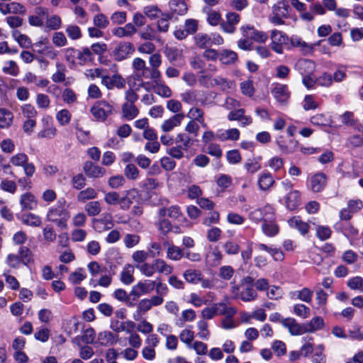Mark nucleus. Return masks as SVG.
Here are the masks:
<instances>
[{
  "mask_svg": "<svg viewBox=\"0 0 363 363\" xmlns=\"http://www.w3.org/2000/svg\"><path fill=\"white\" fill-rule=\"evenodd\" d=\"M113 107L104 100L96 101L91 108V113L99 121H104L113 113Z\"/></svg>",
  "mask_w": 363,
  "mask_h": 363,
  "instance_id": "obj_3",
  "label": "nucleus"
},
{
  "mask_svg": "<svg viewBox=\"0 0 363 363\" xmlns=\"http://www.w3.org/2000/svg\"><path fill=\"white\" fill-rule=\"evenodd\" d=\"M133 268L128 265L121 274V281L125 284H130L134 281Z\"/></svg>",
  "mask_w": 363,
  "mask_h": 363,
  "instance_id": "obj_61",
  "label": "nucleus"
},
{
  "mask_svg": "<svg viewBox=\"0 0 363 363\" xmlns=\"http://www.w3.org/2000/svg\"><path fill=\"white\" fill-rule=\"evenodd\" d=\"M168 6L170 11L174 14L183 16L188 11V6L184 0H171Z\"/></svg>",
  "mask_w": 363,
  "mask_h": 363,
  "instance_id": "obj_28",
  "label": "nucleus"
},
{
  "mask_svg": "<svg viewBox=\"0 0 363 363\" xmlns=\"http://www.w3.org/2000/svg\"><path fill=\"white\" fill-rule=\"evenodd\" d=\"M23 116L26 118H34L38 115L35 108L30 104H26L21 107Z\"/></svg>",
  "mask_w": 363,
  "mask_h": 363,
  "instance_id": "obj_64",
  "label": "nucleus"
},
{
  "mask_svg": "<svg viewBox=\"0 0 363 363\" xmlns=\"http://www.w3.org/2000/svg\"><path fill=\"white\" fill-rule=\"evenodd\" d=\"M175 143L177 144L181 143L183 150H188L192 145V140L190 137L186 133H179L177 135L175 138Z\"/></svg>",
  "mask_w": 363,
  "mask_h": 363,
  "instance_id": "obj_58",
  "label": "nucleus"
},
{
  "mask_svg": "<svg viewBox=\"0 0 363 363\" xmlns=\"http://www.w3.org/2000/svg\"><path fill=\"white\" fill-rule=\"evenodd\" d=\"M9 162L13 166L23 167L25 174L28 177H32L35 172L34 164L28 162V157L25 153L21 152L13 155Z\"/></svg>",
  "mask_w": 363,
  "mask_h": 363,
  "instance_id": "obj_4",
  "label": "nucleus"
},
{
  "mask_svg": "<svg viewBox=\"0 0 363 363\" xmlns=\"http://www.w3.org/2000/svg\"><path fill=\"white\" fill-rule=\"evenodd\" d=\"M194 41L196 47L201 49L207 48L211 46V38L206 33H197L194 38Z\"/></svg>",
  "mask_w": 363,
  "mask_h": 363,
  "instance_id": "obj_40",
  "label": "nucleus"
},
{
  "mask_svg": "<svg viewBox=\"0 0 363 363\" xmlns=\"http://www.w3.org/2000/svg\"><path fill=\"white\" fill-rule=\"evenodd\" d=\"M77 60L80 65L91 62L94 60V55L90 48H83L82 50H78Z\"/></svg>",
  "mask_w": 363,
  "mask_h": 363,
  "instance_id": "obj_38",
  "label": "nucleus"
},
{
  "mask_svg": "<svg viewBox=\"0 0 363 363\" xmlns=\"http://www.w3.org/2000/svg\"><path fill=\"white\" fill-rule=\"evenodd\" d=\"M135 51L134 47L131 43H120L113 50L112 56L117 61H122L128 57Z\"/></svg>",
  "mask_w": 363,
  "mask_h": 363,
  "instance_id": "obj_9",
  "label": "nucleus"
},
{
  "mask_svg": "<svg viewBox=\"0 0 363 363\" xmlns=\"http://www.w3.org/2000/svg\"><path fill=\"white\" fill-rule=\"evenodd\" d=\"M271 48L277 53L281 54L284 50V45H287L289 38L281 31L273 30L271 32Z\"/></svg>",
  "mask_w": 363,
  "mask_h": 363,
  "instance_id": "obj_5",
  "label": "nucleus"
},
{
  "mask_svg": "<svg viewBox=\"0 0 363 363\" xmlns=\"http://www.w3.org/2000/svg\"><path fill=\"white\" fill-rule=\"evenodd\" d=\"M149 65L148 67L149 79L157 80L159 78H162V74L159 70V67L162 65V56L159 53H153L149 57Z\"/></svg>",
  "mask_w": 363,
  "mask_h": 363,
  "instance_id": "obj_8",
  "label": "nucleus"
},
{
  "mask_svg": "<svg viewBox=\"0 0 363 363\" xmlns=\"http://www.w3.org/2000/svg\"><path fill=\"white\" fill-rule=\"evenodd\" d=\"M272 212V208L269 206H267L264 208L263 211L261 209H256L252 211L249 215V218L256 223H258L260 221L264 223L267 216H269Z\"/></svg>",
  "mask_w": 363,
  "mask_h": 363,
  "instance_id": "obj_25",
  "label": "nucleus"
},
{
  "mask_svg": "<svg viewBox=\"0 0 363 363\" xmlns=\"http://www.w3.org/2000/svg\"><path fill=\"white\" fill-rule=\"evenodd\" d=\"M137 288H138L143 294H150L155 289L156 293H160L161 294H164L167 291H169L167 286L164 284L159 277L155 280L140 281L137 283Z\"/></svg>",
  "mask_w": 363,
  "mask_h": 363,
  "instance_id": "obj_2",
  "label": "nucleus"
},
{
  "mask_svg": "<svg viewBox=\"0 0 363 363\" xmlns=\"http://www.w3.org/2000/svg\"><path fill=\"white\" fill-rule=\"evenodd\" d=\"M143 13L151 20H155L160 17L162 14L161 9L156 5L147 6L143 9Z\"/></svg>",
  "mask_w": 363,
  "mask_h": 363,
  "instance_id": "obj_50",
  "label": "nucleus"
},
{
  "mask_svg": "<svg viewBox=\"0 0 363 363\" xmlns=\"http://www.w3.org/2000/svg\"><path fill=\"white\" fill-rule=\"evenodd\" d=\"M2 71L13 77L18 76L20 72L18 66L13 60H9L5 62V65L3 67Z\"/></svg>",
  "mask_w": 363,
  "mask_h": 363,
  "instance_id": "obj_51",
  "label": "nucleus"
},
{
  "mask_svg": "<svg viewBox=\"0 0 363 363\" xmlns=\"http://www.w3.org/2000/svg\"><path fill=\"white\" fill-rule=\"evenodd\" d=\"M240 21V14L234 11L228 12L225 14V21L220 23V28L224 33L233 34L235 32L236 26Z\"/></svg>",
  "mask_w": 363,
  "mask_h": 363,
  "instance_id": "obj_6",
  "label": "nucleus"
},
{
  "mask_svg": "<svg viewBox=\"0 0 363 363\" xmlns=\"http://www.w3.org/2000/svg\"><path fill=\"white\" fill-rule=\"evenodd\" d=\"M93 23L96 27L101 29L106 28L109 25L108 18L101 13H99L94 16Z\"/></svg>",
  "mask_w": 363,
  "mask_h": 363,
  "instance_id": "obj_59",
  "label": "nucleus"
},
{
  "mask_svg": "<svg viewBox=\"0 0 363 363\" xmlns=\"http://www.w3.org/2000/svg\"><path fill=\"white\" fill-rule=\"evenodd\" d=\"M240 137V131L237 128H230L226 130H219L216 138L220 141L238 140Z\"/></svg>",
  "mask_w": 363,
  "mask_h": 363,
  "instance_id": "obj_33",
  "label": "nucleus"
},
{
  "mask_svg": "<svg viewBox=\"0 0 363 363\" xmlns=\"http://www.w3.org/2000/svg\"><path fill=\"white\" fill-rule=\"evenodd\" d=\"M311 183L313 191L320 192L326 184V176L323 173L316 174L311 178Z\"/></svg>",
  "mask_w": 363,
  "mask_h": 363,
  "instance_id": "obj_34",
  "label": "nucleus"
},
{
  "mask_svg": "<svg viewBox=\"0 0 363 363\" xmlns=\"http://www.w3.org/2000/svg\"><path fill=\"white\" fill-rule=\"evenodd\" d=\"M165 53L171 63H174L177 61L182 56V51L175 47H169V48H167Z\"/></svg>",
  "mask_w": 363,
  "mask_h": 363,
  "instance_id": "obj_57",
  "label": "nucleus"
},
{
  "mask_svg": "<svg viewBox=\"0 0 363 363\" xmlns=\"http://www.w3.org/2000/svg\"><path fill=\"white\" fill-rule=\"evenodd\" d=\"M13 37L23 48L28 49L32 46L31 40L26 35L21 34L18 31H15L13 33Z\"/></svg>",
  "mask_w": 363,
  "mask_h": 363,
  "instance_id": "obj_49",
  "label": "nucleus"
},
{
  "mask_svg": "<svg viewBox=\"0 0 363 363\" xmlns=\"http://www.w3.org/2000/svg\"><path fill=\"white\" fill-rule=\"evenodd\" d=\"M159 215L160 217H165L168 216L174 220H181L182 218V213L178 206H172L169 208H162L159 210Z\"/></svg>",
  "mask_w": 363,
  "mask_h": 363,
  "instance_id": "obj_29",
  "label": "nucleus"
},
{
  "mask_svg": "<svg viewBox=\"0 0 363 363\" xmlns=\"http://www.w3.org/2000/svg\"><path fill=\"white\" fill-rule=\"evenodd\" d=\"M152 82L153 83L152 89L155 94L164 98L172 96V91L171 89L164 82L161 81V78L157 80H152Z\"/></svg>",
  "mask_w": 363,
  "mask_h": 363,
  "instance_id": "obj_24",
  "label": "nucleus"
},
{
  "mask_svg": "<svg viewBox=\"0 0 363 363\" xmlns=\"http://www.w3.org/2000/svg\"><path fill=\"white\" fill-rule=\"evenodd\" d=\"M151 308L152 306L148 298L140 300L137 304L135 312L133 313V319L135 320H140L143 316Z\"/></svg>",
  "mask_w": 363,
  "mask_h": 363,
  "instance_id": "obj_26",
  "label": "nucleus"
},
{
  "mask_svg": "<svg viewBox=\"0 0 363 363\" xmlns=\"http://www.w3.org/2000/svg\"><path fill=\"white\" fill-rule=\"evenodd\" d=\"M238 60V55L235 52L224 49L220 52L219 60L224 65L234 64Z\"/></svg>",
  "mask_w": 363,
  "mask_h": 363,
  "instance_id": "obj_39",
  "label": "nucleus"
},
{
  "mask_svg": "<svg viewBox=\"0 0 363 363\" xmlns=\"http://www.w3.org/2000/svg\"><path fill=\"white\" fill-rule=\"evenodd\" d=\"M262 230L264 235L269 237H274L278 234L279 228L276 223L273 212L265 218L262 225Z\"/></svg>",
  "mask_w": 363,
  "mask_h": 363,
  "instance_id": "obj_14",
  "label": "nucleus"
},
{
  "mask_svg": "<svg viewBox=\"0 0 363 363\" xmlns=\"http://www.w3.org/2000/svg\"><path fill=\"white\" fill-rule=\"evenodd\" d=\"M228 301L229 297L226 296L223 301L215 303L218 315L233 317L237 313V309L235 307L228 306Z\"/></svg>",
  "mask_w": 363,
  "mask_h": 363,
  "instance_id": "obj_20",
  "label": "nucleus"
},
{
  "mask_svg": "<svg viewBox=\"0 0 363 363\" xmlns=\"http://www.w3.org/2000/svg\"><path fill=\"white\" fill-rule=\"evenodd\" d=\"M139 113L138 108L133 104L125 103L122 106V115L124 118L131 121Z\"/></svg>",
  "mask_w": 363,
  "mask_h": 363,
  "instance_id": "obj_41",
  "label": "nucleus"
},
{
  "mask_svg": "<svg viewBox=\"0 0 363 363\" xmlns=\"http://www.w3.org/2000/svg\"><path fill=\"white\" fill-rule=\"evenodd\" d=\"M84 209L89 216H96L101 211L100 203L97 201L88 202L85 205Z\"/></svg>",
  "mask_w": 363,
  "mask_h": 363,
  "instance_id": "obj_52",
  "label": "nucleus"
},
{
  "mask_svg": "<svg viewBox=\"0 0 363 363\" xmlns=\"http://www.w3.org/2000/svg\"><path fill=\"white\" fill-rule=\"evenodd\" d=\"M101 84L108 90L113 89L114 88L121 89L125 86V80L118 74H114L112 76L105 74L102 77Z\"/></svg>",
  "mask_w": 363,
  "mask_h": 363,
  "instance_id": "obj_10",
  "label": "nucleus"
},
{
  "mask_svg": "<svg viewBox=\"0 0 363 363\" xmlns=\"http://www.w3.org/2000/svg\"><path fill=\"white\" fill-rule=\"evenodd\" d=\"M342 123L347 126L354 127L357 126V119L352 112L346 111L340 116Z\"/></svg>",
  "mask_w": 363,
  "mask_h": 363,
  "instance_id": "obj_54",
  "label": "nucleus"
},
{
  "mask_svg": "<svg viewBox=\"0 0 363 363\" xmlns=\"http://www.w3.org/2000/svg\"><path fill=\"white\" fill-rule=\"evenodd\" d=\"M69 213L64 208H50L47 214V220L48 221L56 220L59 218H62L63 216H67Z\"/></svg>",
  "mask_w": 363,
  "mask_h": 363,
  "instance_id": "obj_47",
  "label": "nucleus"
},
{
  "mask_svg": "<svg viewBox=\"0 0 363 363\" xmlns=\"http://www.w3.org/2000/svg\"><path fill=\"white\" fill-rule=\"evenodd\" d=\"M132 65L134 72L139 79H149V69L144 60L136 57L133 60Z\"/></svg>",
  "mask_w": 363,
  "mask_h": 363,
  "instance_id": "obj_21",
  "label": "nucleus"
},
{
  "mask_svg": "<svg viewBox=\"0 0 363 363\" xmlns=\"http://www.w3.org/2000/svg\"><path fill=\"white\" fill-rule=\"evenodd\" d=\"M57 71L52 75V80L55 83L62 82L65 80V67L61 63H57Z\"/></svg>",
  "mask_w": 363,
  "mask_h": 363,
  "instance_id": "obj_56",
  "label": "nucleus"
},
{
  "mask_svg": "<svg viewBox=\"0 0 363 363\" xmlns=\"http://www.w3.org/2000/svg\"><path fill=\"white\" fill-rule=\"evenodd\" d=\"M92 226L98 233H102L111 229L114 224L111 213H103L99 218L92 219Z\"/></svg>",
  "mask_w": 363,
  "mask_h": 363,
  "instance_id": "obj_7",
  "label": "nucleus"
},
{
  "mask_svg": "<svg viewBox=\"0 0 363 363\" xmlns=\"http://www.w3.org/2000/svg\"><path fill=\"white\" fill-rule=\"evenodd\" d=\"M290 7L284 0L278 1L272 7V13L269 21L274 26H281L285 23L284 19L289 17Z\"/></svg>",
  "mask_w": 363,
  "mask_h": 363,
  "instance_id": "obj_1",
  "label": "nucleus"
},
{
  "mask_svg": "<svg viewBox=\"0 0 363 363\" xmlns=\"http://www.w3.org/2000/svg\"><path fill=\"white\" fill-rule=\"evenodd\" d=\"M140 37L145 40H152L155 39L156 31L150 26H147L143 29L139 31Z\"/></svg>",
  "mask_w": 363,
  "mask_h": 363,
  "instance_id": "obj_63",
  "label": "nucleus"
},
{
  "mask_svg": "<svg viewBox=\"0 0 363 363\" xmlns=\"http://www.w3.org/2000/svg\"><path fill=\"white\" fill-rule=\"evenodd\" d=\"M19 203L23 211H31L37 208L38 201L30 192H26L21 195Z\"/></svg>",
  "mask_w": 363,
  "mask_h": 363,
  "instance_id": "obj_17",
  "label": "nucleus"
},
{
  "mask_svg": "<svg viewBox=\"0 0 363 363\" xmlns=\"http://www.w3.org/2000/svg\"><path fill=\"white\" fill-rule=\"evenodd\" d=\"M118 340V336L108 330L101 331L98 334L97 341L100 345L108 347L115 345Z\"/></svg>",
  "mask_w": 363,
  "mask_h": 363,
  "instance_id": "obj_22",
  "label": "nucleus"
},
{
  "mask_svg": "<svg viewBox=\"0 0 363 363\" xmlns=\"http://www.w3.org/2000/svg\"><path fill=\"white\" fill-rule=\"evenodd\" d=\"M281 323L292 335H299L306 333L305 323L301 325L293 318H285Z\"/></svg>",
  "mask_w": 363,
  "mask_h": 363,
  "instance_id": "obj_18",
  "label": "nucleus"
},
{
  "mask_svg": "<svg viewBox=\"0 0 363 363\" xmlns=\"http://www.w3.org/2000/svg\"><path fill=\"white\" fill-rule=\"evenodd\" d=\"M141 201L140 195L135 189L126 191L124 196L121 197L120 206L122 210H128L131 205L138 203Z\"/></svg>",
  "mask_w": 363,
  "mask_h": 363,
  "instance_id": "obj_12",
  "label": "nucleus"
},
{
  "mask_svg": "<svg viewBox=\"0 0 363 363\" xmlns=\"http://www.w3.org/2000/svg\"><path fill=\"white\" fill-rule=\"evenodd\" d=\"M185 116L184 113H177L173 115L169 119L165 120L161 125V129L163 132L167 133L173 130L176 127L181 125Z\"/></svg>",
  "mask_w": 363,
  "mask_h": 363,
  "instance_id": "obj_19",
  "label": "nucleus"
},
{
  "mask_svg": "<svg viewBox=\"0 0 363 363\" xmlns=\"http://www.w3.org/2000/svg\"><path fill=\"white\" fill-rule=\"evenodd\" d=\"M83 169L86 176L91 178L102 177L106 174L104 168L95 165L89 161L84 163Z\"/></svg>",
  "mask_w": 363,
  "mask_h": 363,
  "instance_id": "obj_23",
  "label": "nucleus"
},
{
  "mask_svg": "<svg viewBox=\"0 0 363 363\" xmlns=\"http://www.w3.org/2000/svg\"><path fill=\"white\" fill-rule=\"evenodd\" d=\"M324 325V321L320 317L313 318L309 323H305L306 333H313L320 330Z\"/></svg>",
  "mask_w": 363,
  "mask_h": 363,
  "instance_id": "obj_45",
  "label": "nucleus"
},
{
  "mask_svg": "<svg viewBox=\"0 0 363 363\" xmlns=\"http://www.w3.org/2000/svg\"><path fill=\"white\" fill-rule=\"evenodd\" d=\"M185 281L192 284H196L201 280L202 273L199 270L188 269L183 273Z\"/></svg>",
  "mask_w": 363,
  "mask_h": 363,
  "instance_id": "obj_37",
  "label": "nucleus"
},
{
  "mask_svg": "<svg viewBox=\"0 0 363 363\" xmlns=\"http://www.w3.org/2000/svg\"><path fill=\"white\" fill-rule=\"evenodd\" d=\"M271 92L274 99L281 104L286 103L290 97V91L285 84H274Z\"/></svg>",
  "mask_w": 363,
  "mask_h": 363,
  "instance_id": "obj_16",
  "label": "nucleus"
},
{
  "mask_svg": "<svg viewBox=\"0 0 363 363\" xmlns=\"http://www.w3.org/2000/svg\"><path fill=\"white\" fill-rule=\"evenodd\" d=\"M164 245H167L168 247L167 250V257L170 260L179 261L184 257V252L179 247L173 244H169L168 242H164Z\"/></svg>",
  "mask_w": 363,
  "mask_h": 363,
  "instance_id": "obj_31",
  "label": "nucleus"
},
{
  "mask_svg": "<svg viewBox=\"0 0 363 363\" xmlns=\"http://www.w3.org/2000/svg\"><path fill=\"white\" fill-rule=\"evenodd\" d=\"M21 221L23 224L32 227H38L42 223L40 216L30 213L23 214L21 216Z\"/></svg>",
  "mask_w": 363,
  "mask_h": 363,
  "instance_id": "obj_42",
  "label": "nucleus"
},
{
  "mask_svg": "<svg viewBox=\"0 0 363 363\" xmlns=\"http://www.w3.org/2000/svg\"><path fill=\"white\" fill-rule=\"evenodd\" d=\"M243 36L249 38L256 42L264 43L267 41L268 36L266 33L255 29L249 25L240 28Z\"/></svg>",
  "mask_w": 363,
  "mask_h": 363,
  "instance_id": "obj_13",
  "label": "nucleus"
},
{
  "mask_svg": "<svg viewBox=\"0 0 363 363\" xmlns=\"http://www.w3.org/2000/svg\"><path fill=\"white\" fill-rule=\"evenodd\" d=\"M13 120V113L5 108H0V128H9Z\"/></svg>",
  "mask_w": 363,
  "mask_h": 363,
  "instance_id": "obj_35",
  "label": "nucleus"
},
{
  "mask_svg": "<svg viewBox=\"0 0 363 363\" xmlns=\"http://www.w3.org/2000/svg\"><path fill=\"white\" fill-rule=\"evenodd\" d=\"M203 12L207 15V22L212 26H220L222 23L221 14L219 11L213 10L208 6H205L202 9Z\"/></svg>",
  "mask_w": 363,
  "mask_h": 363,
  "instance_id": "obj_27",
  "label": "nucleus"
},
{
  "mask_svg": "<svg viewBox=\"0 0 363 363\" xmlns=\"http://www.w3.org/2000/svg\"><path fill=\"white\" fill-rule=\"evenodd\" d=\"M276 143L281 152L285 154H291L296 151L298 146V142L293 139L287 140L284 136L279 135Z\"/></svg>",
  "mask_w": 363,
  "mask_h": 363,
  "instance_id": "obj_15",
  "label": "nucleus"
},
{
  "mask_svg": "<svg viewBox=\"0 0 363 363\" xmlns=\"http://www.w3.org/2000/svg\"><path fill=\"white\" fill-rule=\"evenodd\" d=\"M223 247L225 253L228 254V255H238L240 250V245L233 240L226 241L223 244Z\"/></svg>",
  "mask_w": 363,
  "mask_h": 363,
  "instance_id": "obj_55",
  "label": "nucleus"
},
{
  "mask_svg": "<svg viewBox=\"0 0 363 363\" xmlns=\"http://www.w3.org/2000/svg\"><path fill=\"white\" fill-rule=\"evenodd\" d=\"M313 291L308 288L291 293V298H297L302 301L310 303L312 300Z\"/></svg>",
  "mask_w": 363,
  "mask_h": 363,
  "instance_id": "obj_44",
  "label": "nucleus"
},
{
  "mask_svg": "<svg viewBox=\"0 0 363 363\" xmlns=\"http://www.w3.org/2000/svg\"><path fill=\"white\" fill-rule=\"evenodd\" d=\"M43 128L38 133L40 138H53L57 135V129L53 124L52 117L46 116L42 119Z\"/></svg>",
  "mask_w": 363,
  "mask_h": 363,
  "instance_id": "obj_11",
  "label": "nucleus"
},
{
  "mask_svg": "<svg viewBox=\"0 0 363 363\" xmlns=\"http://www.w3.org/2000/svg\"><path fill=\"white\" fill-rule=\"evenodd\" d=\"M289 226L296 229L302 235H306L308 232L309 225L303 221L299 216H294L288 220Z\"/></svg>",
  "mask_w": 363,
  "mask_h": 363,
  "instance_id": "obj_30",
  "label": "nucleus"
},
{
  "mask_svg": "<svg viewBox=\"0 0 363 363\" xmlns=\"http://www.w3.org/2000/svg\"><path fill=\"white\" fill-rule=\"evenodd\" d=\"M135 267L146 277H151L156 272L153 262L152 263L145 262L142 264H136Z\"/></svg>",
  "mask_w": 363,
  "mask_h": 363,
  "instance_id": "obj_48",
  "label": "nucleus"
},
{
  "mask_svg": "<svg viewBox=\"0 0 363 363\" xmlns=\"http://www.w3.org/2000/svg\"><path fill=\"white\" fill-rule=\"evenodd\" d=\"M97 193L93 188L89 187L84 190L81 191L77 195L79 201L85 202L87 200L96 198Z\"/></svg>",
  "mask_w": 363,
  "mask_h": 363,
  "instance_id": "obj_53",
  "label": "nucleus"
},
{
  "mask_svg": "<svg viewBox=\"0 0 363 363\" xmlns=\"http://www.w3.org/2000/svg\"><path fill=\"white\" fill-rule=\"evenodd\" d=\"M184 28L189 35H193L199 29V21L194 18H188L184 21Z\"/></svg>",
  "mask_w": 363,
  "mask_h": 363,
  "instance_id": "obj_62",
  "label": "nucleus"
},
{
  "mask_svg": "<svg viewBox=\"0 0 363 363\" xmlns=\"http://www.w3.org/2000/svg\"><path fill=\"white\" fill-rule=\"evenodd\" d=\"M240 87L242 94L247 96H252L255 93L253 82L250 79L242 82L240 84Z\"/></svg>",
  "mask_w": 363,
  "mask_h": 363,
  "instance_id": "obj_60",
  "label": "nucleus"
},
{
  "mask_svg": "<svg viewBox=\"0 0 363 363\" xmlns=\"http://www.w3.org/2000/svg\"><path fill=\"white\" fill-rule=\"evenodd\" d=\"M274 183V180L269 173L262 174L258 181V185L262 190L269 189Z\"/></svg>",
  "mask_w": 363,
  "mask_h": 363,
  "instance_id": "obj_46",
  "label": "nucleus"
},
{
  "mask_svg": "<svg viewBox=\"0 0 363 363\" xmlns=\"http://www.w3.org/2000/svg\"><path fill=\"white\" fill-rule=\"evenodd\" d=\"M285 203L288 209H296L301 203L299 192L296 190L291 191L286 196Z\"/></svg>",
  "mask_w": 363,
  "mask_h": 363,
  "instance_id": "obj_32",
  "label": "nucleus"
},
{
  "mask_svg": "<svg viewBox=\"0 0 363 363\" xmlns=\"http://www.w3.org/2000/svg\"><path fill=\"white\" fill-rule=\"evenodd\" d=\"M155 269L156 272L159 274H164L165 275L171 274L173 272L174 268L172 265L168 264L162 259H155L153 260Z\"/></svg>",
  "mask_w": 363,
  "mask_h": 363,
  "instance_id": "obj_36",
  "label": "nucleus"
},
{
  "mask_svg": "<svg viewBox=\"0 0 363 363\" xmlns=\"http://www.w3.org/2000/svg\"><path fill=\"white\" fill-rule=\"evenodd\" d=\"M242 288L239 298L245 302L252 301L257 297V292L253 286H241Z\"/></svg>",
  "mask_w": 363,
  "mask_h": 363,
  "instance_id": "obj_43",
  "label": "nucleus"
}]
</instances>
